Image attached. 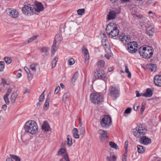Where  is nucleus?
Wrapping results in <instances>:
<instances>
[{
    "label": "nucleus",
    "mask_w": 161,
    "mask_h": 161,
    "mask_svg": "<svg viewBox=\"0 0 161 161\" xmlns=\"http://www.w3.org/2000/svg\"><path fill=\"white\" fill-rule=\"evenodd\" d=\"M60 87L59 86L57 87L55 89V93L57 94L60 91Z\"/></svg>",
    "instance_id": "nucleus-59"
},
{
    "label": "nucleus",
    "mask_w": 161,
    "mask_h": 161,
    "mask_svg": "<svg viewBox=\"0 0 161 161\" xmlns=\"http://www.w3.org/2000/svg\"><path fill=\"white\" fill-rule=\"evenodd\" d=\"M70 96V94L69 93L66 92L64 94L63 97V101H66L67 98H69Z\"/></svg>",
    "instance_id": "nucleus-35"
},
{
    "label": "nucleus",
    "mask_w": 161,
    "mask_h": 161,
    "mask_svg": "<svg viewBox=\"0 0 161 161\" xmlns=\"http://www.w3.org/2000/svg\"><path fill=\"white\" fill-rule=\"evenodd\" d=\"M110 93L112 99L114 100L119 96V89L116 86H112L110 91Z\"/></svg>",
    "instance_id": "nucleus-9"
},
{
    "label": "nucleus",
    "mask_w": 161,
    "mask_h": 161,
    "mask_svg": "<svg viewBox=\"0 0 161 161\" xmlns=\"http://www.w3.org/2000/svg\"><path fill=\"white\" fill-rule=\"evenodd\" d=\"M98 132L99 135V139L102 142H104L108 138V133L107 131L103 130H100Z\"/></svg>",
    "instance_id": "nucleus-13"
},
{
    "label": "nucleus",
    "mask_w": 161,
    "mask_h": 161,
    "mask_svg": "<svg viewBox=\"0 0 161 161\" xmlns=\"http://www.w3.org/2000/svg\"><path fill=\"white\" fill-rule=\"evenodd\" d=\"M104 56L107 59H108L110 58L111 56L109 55L107 53L105 54V55Z\"/></svg>",
    "instance_id": "nucleus-64"
},
{
    "label": "nucleus",
    "mask_w": 161,
    "mask_h": 161,
    "mask_svg": "<svg viewBox=\"0 0 161 161\" xmlns=\"http://www.w3.org/2000/svg\"><path fill=\"white\" fill-rule=\"evenodd\" d=\"M136 96L137 97H140L141 96H142V94H143L142 93L140 94L138 91H136Z\"/></svg>",
    "instance_id": "nucleus-62"
},
{
    "label": "nucleus",
    "mask_w": 161,
    "mask_h": 161,
    "mask_svg": "<svg viewBox=\"0 0 161 161\" xmlns=\"http://www.w3.org/2000/svg\"><path fill=\"white\" fill-rule=\"evenodd\" d=\"M153 3V0H147L146 3V5L148 6Z\"/></svg>",
    "instance_id": "nucleus-55"
},
{
    "label": "nucleus",
    "mask_w": 161,
    "mask_h": 161,
    "mask_svg": "<svg viewBox=\"0 0 161 161\" xmlns=\"http://www.w3.org/2000/svg\"><path fill=\"white\" fill-rule=\"evenodd\" d=\"M78 71H76L74 74V75L73 78L72 79V82H75L76 80L77 79L78 77Z\"/></svg>",
    "instance_id": "nucleus-40"
},
{
    "label": "nucleus",
    "mask_w": 161,
    "mask_h": 161,
    "mask_svg": "<svg viewBox=\"0 0 161 161\" xmlns=\"http://www.w3.org/2000/svg\"><path fill=\"white\" fill-rule=\"evenodd\" d=\"M45 92V90L43 92V93L40 96L39 98V101L40 102H42L44 97V93Z\"/></svg>",
    "instance_id": "nucleus-48"
},
{
    "label": "nucleus",
    "mask_w": 161,
    "mask_h": 161,
    "mask_svg": "<svg viewBox=\"0 0 161 161\" xmlns=\"http://www.w3.org/2000/svg\"><path fill=\"white\" fill-rule=\"evenodd\" d=\"M63 158L66 160L69 159L68 155L67 153H66L64 155Z\"/></svg>",
    "instance_id": "nucleus-61"
},
{
    "label": "nucleus",
    "mask_w": 161,
    "mask_h": 161,
    "mask_svg": "<svg viewBox=\"0 0 161 161\" xmlns=\"http://www.w3.org/2000/svg\"><path fill=\"white\" fill-rule=\"evenodd\" d=\"M109 145L111 147L113 148L116 149H119L117 145L114 142H109Z\"/></svg>",
    "instance_id": "nucleus-32"
},
{
    "label": "nucleus",
    "mask_w": 161,
    "mask_h": 161,
    "mask_svg": "<svg viewBox=\"0 0 161 161\" xmlns=\"http://www.w3.org/2000/svg\"><path fill=\"white\" fill-rule=\"evenodd\" d=\"M44 7L42 4L40 3H36V7L34 8V11L40 12L42 11L44 9Z\"/></svg>",
    "instance_id": "nucleus-18"
},
{
    "label": "nucleus",
    "mask_w": 161,
    "mask_h": 161,
    "mask_svg": "<svg viewBox=\"0 0 161 161\" xmlns=\"http://www.w3.org/2000/svg\"><path fill=\"white\" fill-rule=\"evenodd\" d=\"M154 31V29L153 28L148 27L146 29V34L149 36H153Z\"/></svg>",
    "instance_id": "nucleus-22"
},
{
    "label": "nucleus",
    "mask_w": 161,
    "mask_h": 161,
    "mask_svg": "<svg viewBox=\"0 0 161 161\" xmlns=\"http://www.w3.org/2000/svg\"><path fill=\"white\" fill-rule=\"evenodd\" d=\"M137 151L139 153H143L145 152V149L141 145H137Z\"/></svg>",
    "instance_id": "nucleus-27"
},
{
    "label": "nucleus",
    "mask_w": 161,
    "mask_h": 161,
    "mask_svg": "<svg viewBox=\"0 0 161 161\" xmlns=\"http://www.w3.org/2000/svg\"><path fill=\"white\" fill-rule=\"evenodd\" d=\"M77 13L79 15H82L85 12V9L84 8L80 9L77 10Z\"/></svg>",
    "instance_id": "nucleus-45"
},
{
    "label": "nucleus",
    "mask_w": 161,
    "mask_h": 161,
    "mask_svg": "<svg viewBox=\"0 0 161 161\" xmlns=\"http://www.w3.org/2000/svg\"><path fill=\"white\" fill-rule=\"evenodd\" d=\"M153 94V90L150 88H148L146 89V92L143 93L142 96L150 97L152 96Z\"/></svg>",
    "instance_id": "nucleus-20"
},
{
    "label": "nucleus",
    "mask_w": 161,
    "mask_h": 161,
    "mask_svg": "<svg viewBox=\"0 0 161 161\" xmlns=\"http://www.w3.org/2000/svg\"><path fill=\"white\" fill-rule=\"evenodd\" d=\"M73 136L75 138H78L79 136L78 134V131L76 128H74L73 130Z\"/></svg>",
    "instance_id": "nucleus-28"
},
{
    "label": "nucleus",
    "mask_w": 161,
    "mask_h": 161,
    "mask_svg": "<svg viewBox=\"0 0 161 161\" xmlns=\"http://www.w3.org/2000/svg\"><path fill=\"white\" fill-rule=\"evenodd\" d=\"M12 92V88L11 87L9 88L7 91L6 94L5 95H6L7 96H9L10 94Z\"/></svg>",
    "instance_id": "nucleus-52"
},
{
    "label": "nucleus",
    "mask_w": 161,
    "mask_h": 161,
    "mask_svg": "<svg viewBox=\"0 0 161 161\" xmlns=\"http://www.w3.org/2000/svg\"><path fill=\"white\" fill-rule=\"evenodd\" d=\"M49 50V48L47 47H43L41 48V52L45 53V55H43L44 58H46L48 55L49 54L48 51Z\"/></svg>",
    "instance_id": "nucleus-23"
},
{
    "label": "nucleus",
    "mask_w": 161,
    "mask_h": 161,
    "mask_svg": "<svg viewBox=\"0 0 161 161\" xmlns=\"http://www.w3.org/2000/svg\"><path fill=\"white\" fill-rule=\"evenodd\" d=\"M34 7L31 5H25L22 8L23 13L27 16H29L33 14L34 12Z\"/></svg>",
    "instance_id": "nucleus-6"
},
{
    "label": "nucleus",
    "mask_w": 161,
    "mask_h": 161,
    "mask_svg": "<svg viewBox=\"0 0 161 161\" xmlns=\"http://www.w3.org/2000/svg\"><path fill=\"white\" fill-rule=\"evenodd\" d=\"M94 75L95 77L98 79L105 80L107 77L106 73L104 71H96Z\"/></svg>",
    "instance_id": "nucleus-12"
},
{
    "label": "nucleus",
    "mask_w": 161,
    "mask_h": 161,
    "mask_svg": "<svg viewBox=\"0 0 161 161\" xmlns=\"http://www.w3.org/2000/svg\"><path fill=\"white\" fill-rule=\"evenodd\" d=\"M145 103H142L141 108V114H143V111H144L145 109Z\"/></svg>",
    "instance_id": "nucleus-50"
},
{
    "label": "nucleus",
    "mask_w": 161,
    "mask_h": 161,
    "mask_svg": "<svg viewBox=\"0 0 161 161\" xmlns=\"http://www.w3.org/2000/svg\"><path fill=\"white\" fill-rule=\"evenodd\" d=\"M119 38L121 42L125 44H127L129 43V41L130 40V36L124 33H122L120 35Z\"/></svg>",
    "instance_id": "nucleus-15"
},
{
    "label": "nucleus",
    "mask_w": 161,
    "mask_h": 161,
    "mask_svg": "<svg viewBox=\"0 0 161 161\" xmlns=\"http://www.w3.org/2000/svg\"><path fill=\"white\" fill-rule=\"evenodd\" d=\"M90 97L92 102L95 104H98L100 101L101 97L99 93H93L91 94Z\"/></svg>",
    "instance_id": "nucleus-10"
},
{
    "label": "nucleus",
    "mask_w": 161,
    "mask_h": 161,
    "mask_svg": "<svg viewBox=\"0 0 161 161\" xmlns=\"http://www.w3.org/2000/svg\"><path fill=\"white\" fill-rule=\"evenodd\" d=\"M140 138L139 141L141 144L147 145L151 142V139L146 136H143Z\"/></svg>",
    "instance_id": "nucleus-14"
},
{
    "label": "nucleus",
    "mask_w": 161,
    "mask_h": 161,
    "mask_svg": "<svg viewBox=\"0 0 161 161\" xmlns=\"http://www.w3.org/2000/svg\"><path fill=\"white\" fill-rule=\"evenodd\" d=\"M105 50L108 53H110L111 52V49L110 46L108 42H106V44H105L103 46Z\"/></svg>",
    "instance_id": "nucleus-30"
},
{
    "label": "nucleus",
    "mask_w": 161,
    "mask_h": 161,
    "mask_svg": "<svg viewBox=\"0 0 161 161\" xmlns=\"http://www.w3.org/2000/svg\"><path fill=\"white\" fill-rule=\"evenodd\" d=\"M61 36L59 34L57 35L55 37L54 40L51 48V54L53 55L56 50V44L57 42H60L62 40Z\"/></svg>",
    "instance_id": "nucleus-8"
},
{
    "label": "nucleus",
    "mask_w": 161,
    "mask_h": 161,
    "mask_svg": "<svg viewBox=\"0 0 161 161\" xmlns=\"http://www.w3.org/2000/svg\"><path fill=\"white\" fill-rule=\"evenodd\" d=\"M66 152V149L64 148H62L58 151L57 155H59L64 153Z\"/></svg>",
    "instance_id": "nucleus-46"
},
{
    "label": "nucleus",
    "mask_w": 161,
    "mask_h": 161,
    "mask_svg": "<svg viewBox=\"0 0 161 161\" xmlns=\"http://www.w3.org/2000/svg\"><path fill=\"white\" fill-rule=\"evenodd\" d=\"M120 74L125 73V75H127L128 77L130 78L131 77V73L130 72V71H121Z\"/></svg>",
    "instance_id": "nucleus-43"
},
{
    "label": "nucleus",
    "mask_w": 161,
    "mask_h": 161,
    "mask_svg": "<svg viewBox=\"0 0 161 161\" xmlns=\"http://www.w3.org/2000/svg\"><path fill=\"white\" fill-rule=\"evenodd\" d=\"M147 68L151 70H155L156 69V65L154 64H149L147 65Z\"/></svg>",
    "instance_id": "nucleus-26"
},
{
    "label": "nucleus",
    "mask_w": 161,
    "mask_h": 161,
    "mask_svg": "<svg viewBox=\"0 0 161 161\" xmlns=\"http://www.w3.org/2000/svg\"><path fill=\"white\" fill-rule=\"evenodd\" d=\"M131 110H132V108H130V107L128 108L125 109V111L124 113L125 114H129L131 112Z\"/></svg>",
    "instance_id": "nucleus-51"
},
{
    "label": "nucleus",
    "mask_w": 161,
    "mask_h": 161,
    "mask_svg": "<svg viewBox=\"0 0 161 161\" xmlns=\"http://www.w3.org/2000/svg\"><path fill=\"white\" fill-rule=\"evenodd\" d=\"M29 68L32 70H36L40 69L39 66L37 64H33L31 65L30 66Z\"/></svg>",
    "instance_id": "nucleus-25"
},
{
    "label": "nucleus",
    "mask_w": 161,
    "mask_h": 161,
    "mask_svg": "<svg viewBox=\"0 0 161 161\" xmlns=\"http://www.w3.org/2000/svg\"><path fill=\"white\" fill-rule=\"evenodd\" d=\"M9 96L4 95L3 96V99L6 103L8 105L9 104V101L8 100V97Z\"/></svg>",
    "instance_id": "nucleus-47"
},
{
    "label": "nucleus",
    "mask_w": 161,
    "mask_h": 161,
    "mask_svg": "<svg viewBox=\"0 0 161 161\" xmlns=\"http://www.w3.org/2000/svg\"><path fill=\"white\" fill-rule=\"evenodd\" d=\"M10 156L11 158L14 159L15 161H20V158L17 156L10 154Z\"/></svg>",
    "instance_id": "nucleus-36"
},
{
    "label": "nucleus",
    "mask_w": 161,
    "mask_h": 161,
    "mask_svg": "<svg viewBox=\"0 0 161 161\" xmlns=\"http://www.w3.org/2000/svg\"><path fill=\"white\" fill-rule=\"evenodd\" d=\"M67 144L69 146H71L72 144V138L71 136L68 135L67 136Z\"/></svg>",
    "instance_id": "nucleus-33"
},
{
    "label": "nucleus",
    "mask_w": 161,
    "mask_h": 161,
    "mask_svg": "<svg viewBox=\"0 0 161 161\" xmlns=\"http://www.w3.org/2000/svg\"><path fill=\"white\" fill-rule=\"evenodd\" d=\"M6 12L7 15L13 18H17L19 15L18 11L15 9L7 8L6 10Z\"/></svg>",
    "instance_id": "nucleus-11"
},
{
    "label": "nucleus",
    "mask_w": 161,
    "mask_h": 161,
    "mask_svg": "<svg viewBox=\"0 0 161 161\" xmlns=\"http://www.w3.org/2000/svg\"><path fill=\"white\" fill-rule=\"evenodd\" d=\"M85 132V129L84 127H81L80 130V134L83 135Z\"/></svg>",
    "instance_id": "nucleus-56"
},
{
    "label": "nucleus",
    "mask_w": 161,
    "mask_h": 161,
    "mask_svg": "<svg viewBox=\"0 0 161 161\" xmlns=\"http://www.w3.org/2000/svg\"><path fill=\"white\" fill-rule=\"evenodd\" d=\"M106 158L107 161H116V157L114 155L108 156Z\"/></svg>",
    "instance_id": "nucleus-31"
},
{
    "label": "nucleus",
    "mask_w": 161,
    "mask_h": 161,
    "mask_svg": "<svg viewBox=\"0 0 161 161\" xmlns=\"http://www.w3.org/2000/svg\"><path fill=\"white\" fill-rule=\"evenodd\" d=\"M103 36H104V37L103 38V39L102 40V42H108L107 41V37L105 36V35H104V34H103Z\"/></svg>",
    "instance_id": "nucleus-60"
},
{
    "label": "nucleus",
    "mask_w": 161,
    "mask_h": 161,
    "mask_svg": "<svg viewBox=\"0 0 161 161\" xmlns=\"http://www.w3.org/2000/svg\"><path fill=\"white\" fill-rule=\"evenodd\" d=\"M25 136H26V135H25L24 136H22L21 138V139L23 142H24L25 144H26L27 142V141H28L29 139H25Z\"/></svg>",
    "instance_id": "nucleus-53"
},
{
    "label": "nucleus",
    "mask_w": 161,
    "mask_h": 161,
    "mask_svg": "<svg viewBox=\"0 0 161 161\" xmlns=\"http://www.w3.org/2000/svg\"><path fill=\"white\" fill-rule=\"evenodd\" d=\"M116 15V13L114 11H110L108 15L107 19L108 20H110L114 19Z\"/></svg>",
    "instance_id": "nucleus-21"
},
{
    "label": "nucleus",
    "mask_w": 161,
    "mask_h": 161,
    "mask_svg": "<svg viewBox=\"0 0 161 161\" xmlns=\"http://www.w3.org/2000/svg\"><path fill=\"white\" fill-rule=\"evenodd\" d=\"M4 60L7 64H9L12 62V59L10 57H5Z\"/></svg>",
    "instance_id": "nucleus-41"
},
{
    "label": "nucleus",
    "mask_w": 161,
    "mask_h": 161,
    "mask_svg": "<svg viewBox=\"0 0 161 161\" xmlns=\"http://www.w3.org/2000/svg\"><path fill=\"white\" fill-rule=\"evenodd\" d=\"M50 101L46 100L44 106V109L45 110H47L49 107Z\"/></svg>",
    "instance_id": "nucleus-42"
},
{
    "label": "nucleus",
    "mask_w": 161,
    "mask_h": 161,
    "mask_svg": "<svg viewBox=\"0 0 161 161\" xmlns=\"http://www.w3.org/2000/svg\"><path fill=\"white\" fill-rule=\"evenodd\" d=\"M25 132L33 135L38 131V126L36 122L33 120L27 121L24 125Z\"/></svg>",
    "instance_id": "nucleus-1"
},
{
    "label": "nucleus",
    "mask_w": 161,
    "mask_h": 161,
    "mask_svg": "<svg viewBox=\"0 0 161 161\" xmlns=\"http://www.w3.org/2000/svg\"><path fill=\"white\" fill-rule=\"evenodd\" d=\"M1 79L2 80L1 84H3L4 86H5V84L9 85L11 83V81H8L3 78H1Z\"/></svg>",
    "instance_id": "nucleus-29"
},
{
    "label": "nucleus",
    "mask_w": 161,
    "mask_h": 161,
    "mask_svg": "<svg viewBox=\"0 0 161 161\" xmlns=\"http://www.w3.org/2000/svg\"><path fill=\"white\" fill-rule=\"evenodd\" d=\"M82 53L84 55L85 59V64H87L89 62V55L88 50L83 46L82 48Z\"/></svg>",
    "instance_id": "nucleus-16"
},
{
    "label": "nucleus",
    "mask_w": 161,
    "mask_h": 161,
    "mask_svg": "<svg viewBox=\"0 0 161 161\" xmlns=\"http://www.w3.org/2000/svg\"><path fill=\"white\" fill-rule=\"evenodd\" d=\"M154 81L156 85L161 86V75L155 76L154 77Z\"/></svg>",
    "instance_id": "nucleus-19"
},
{
    "label": "nucleus",
    "mask_w": 161,
    "mask_h": 161,
    "mask_svg": "<svg viewBox=\"0 0 161 161\" xmlns=\"http://www.w3.org/2000/svg\"><path fill=\"white\" fill-rule=\"evenodd\" d=\"M105 65V62L103 60H100L98 62L97 65L99 68L103 67Z\"/></svg>",
    "instance_id": "nucleus-34"
},
{
    "label": "nucleus",
    "mask_w": 161,
    "mask_h": 161,
    "mask_svg": "<svg viewBox=\"0 0 161 161\" xmlns=\"http://www.w3.org/2000/svg\"><path fill=\"white\" fill-rule=\"evenodd\" d=\"M38 35H36L29 38L27 40V43H29L31 42L32 41L35 40L38 37Z\"/></svg>",
    "instance_id": "nucleus-38"
},
{
    "label": "nucleus",
    "mask_w": 161,
    "mask_h": 161,
    "mask_svg": "<svg viewBox=\"0 0 161 161\" xmlns=\"http://www.w3.org/2000/svg\"><path fill=\"white\" fill-rule=\"evenodd\" d=\"M27 75V78L29 80H31L33 76L31 73V71H26Z\"/></svg>",
    "instance_id": "nucleus-44"
},
{
    "label": "nucleus",
    "mask_w": 161,
    "mask_h": 161,
    "mask_svg": "<svg viewBox=\"0 0 161 161\" xmlns=\"http://www.w3.org/2000/svg\"><path fill=\"white\" fill-rule=\"evenodd\" d=\"M7 108V106L6 104L3 105L2 107V108L4 111H5L6 110Z\"/></svg>",
    "instance_id": "nucleus-63"
},
{
    "label": "nucleus",
    "mask_w": 161,
    "mask_h": 161,
    "mask_svg": "<svg viewBox=\"0 0 161 161\" xmlns=\"http://www.w3.org/2000/svg\"><path fill=\"white\" fill-rule=\"evenodd\" d=\"M128 142L127 141H126L124 144V147L125 149L126 150L128 148Z\"/></svg>",
    "instance_id": "nucleus-57"
},
{
    "label": "nucleus",
    "mask_w": 161,
    "mask_h": 161,
    "mask_svg": "<svg viewBox=\"0 0 161 161\" xmlns=\"http://www.w3.org/2000/svg\"><path fill=\"white\" fill-rule=\"evenodd\" d=\"M127 50L129 52L133 53H136L137 51L138 45L136 42H133L127 44Z\"/></svg>",
    "instance_id": "nucleus-7"
},
{
    "label": "nucleus",
    "mask_w": 161,
    "mask_h": 161,
    "mask_svg": "<svg viewBox=\"0 0 161 161\" xmlns=\"http://www.w3.org/2000/svg\"><path fill=\"white\" fill-rule=\"evenodd\" d=\"M106 31L108 36L111 38L116 36L119 33L117 25L114 23H109L107 25Z\"/></svg>",
    "instance_id": "nucleus-2"
},
{
    "label": "nucleus",
    "mask_w": 161,
    "mask_h": 161,
    "mask_svg": "<svg viewBox=\"0 0 161 161\" xmlns=\"http://www.w3.org/2000/svg\"><path fill=\"white\" fill-rule=\"evenodd\" d=\"M153 48L150 47H141L139 50V52L141 56L146 58H150L153 54Z\"/></svg>",
    "instance_id": "nucleus-3"
},
{
    "label": "nucleus",
    "mask_w": 161,
    "mask_h": 161,
    "mask_svg": "<svg viewBox=\"0 0 161 161\" xmlns=\"http://www.w3.org/2000/svg\"><path fill=\"white\" fill-rule=\"evenodd\" d=\"M133 134L136 137H140L144 136L145 134L146 130L144 126L142 125H139L138 127L133 129Z\"/></svg>",
    "instance_id": "nucleus-5"
},
{
    "label": "nucleus",
    "mask_w": 161,
    "mask_h": 161,
    "mask_svg": "<svg viewBox=\"0 0 161 161\" xmlns=\"http://www.w3.org/2000/svg\"><path fill=\"white\" fill-rule=\"evenodd\" d=\"M42 129L43 131H48L50 129V126L46 121H45L43 122V123L42 126Z\"/></svg>",
    "instance_id": "nucleus-17"
},
{
    "label": "nucleus",
    "mask_w": 161,
    "mask_h": 161,
    "mask_svg": "<svg viewBox=\"0 0 161 161\" xmlns=\"http://www.w3.org/2000/svg\"><path fill=\"white\" fill-rule=\"evenodd\" d=\"M58 58L57 57H55L54 59L53 60L52 62V67L54 68L56 65V63L58 60Z\"/></svg>",
    "instance_id": "nucleus-37"
},
{
    "label": "nucleus",
    "mask_w": 161,
    "mask_h": 161,
    "mask_svg": "<svg viewBox=\"0 0 161 161\" xmlns=\"http://www.w3.org/2000/svg\"><path fill=\"white\" fill-rule=\"evenodd\" d=\"M4 62L3 61H0V70H3L4 68Z\"/></svg>",
    "instance_id": "nucleus-49"
},
{
    "label": "nucleus",
    "mask_w": 161,
    "mask_h": 161,
    "mask_svg": "<svg viewBox=\"0 0 161 161\" xmlns=\"http://www.w3.org/2000/svg\"><path fill=\"white\" fill-rule=\"evenodd\" d=\"M112 120L111 117L107 115H103L100 118L101 127L103 129L107 128L111 125Z\"/></svg>",
    "instance_id": "nucleus-4"
},
{
    "label": "nucleus",
    "mask_w": 161,
    "mask_h": 161,
    "mask_svg": "<svg viewBox=\"0 0 161 161\" xmlns=\"http://www.w3.org/2000/svg\"><path fill=\"white\" fill-rule=\"evenodd\" d=\"M75 63L74 59L73 58H70L69 59L67 62V64L69 65H73Z\"/></svg>",
    "instance_id": "nucleus-39"
},
{
    "label": "nucleus",
    "mask_w": 161,
    "mask_h": 161,
    "mask_svg": "<svg viewBox=\"0 0 161 161\" xmlns=\"http://www.w3.org/2000/svg\"><path fill=\"white\" fill-rule=\"evenodd\" d=\"M51 96V92H49L47 94L46 100L50 101V99Z\"/></svg>",
    "instance_id": "nucleus-58"
},
{
    "label": "nucleus",
    "mask_w": 161,
    "mask_h": 161,
    "mask_svg": "<svg viewBox=\"0 0 161 161\" xmlns=\"http://www.w3.org/2000/svg\"><path fill=\"white\" fill-rule=\"evenodd\" d=\"M127 153L125 152L124 154L122 156V160L123 161H126L127 160Z\"/></svg>",
    "instance_id": "nucleus-54"
},
{
    "label": "nucleus",
    "mask_w": 161,
    "mask_h": 161,
    "mask_svg": "<svg viewBox=\"0 0 161 161\" xmlns=\"http://www.w3.org/2000/svg\"><path fill=\"white\" fill-rule=\"evenodd\" d=\"M17 96L18 94L17 92H13L12 93L10 97V100L12 103H14L15 102Z\"/></svg>",
    "instance_id": "nucleus-24"
}]
</instances>
